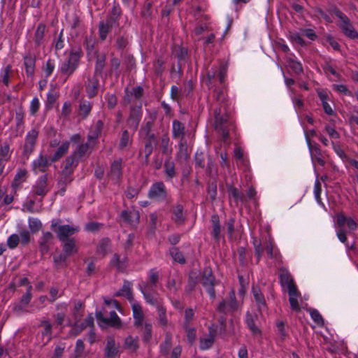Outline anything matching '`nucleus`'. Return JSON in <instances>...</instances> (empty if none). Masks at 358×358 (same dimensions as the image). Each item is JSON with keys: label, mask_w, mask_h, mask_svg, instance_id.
Returning a JSON list of instances; mask_svg holds the SVG:
<instances>
[{"label": "nucleus", "mask_w": 358, "mask_h": 358, "mask_svg": "<svg viewBox=\"0 0 358 358\" xmlns=\"http://www.w3.org/2000/svg\"><path fill=\"white\" fill-rule=\"evenodd\" d=\"M120 346L112 337H108L104 349V358H115L119 353Z\"/></svg>", "instance_id": "10"}, {"label": "nucleus", "mask_w": 358, "mask_h": 358, "mask_svg": "<svg viewBox=\"0 0 358 358\" xmlns=\"http://www.w3.org/2000/svg\"><path fill=\"white\" fill-rule=\"evenodd\" d=\"M72 172L62 169L59 179L58 180V185L60 187L59 192L62 194L65 192L66 185L71 182L72 180Z\"/></svg>", "instance_id": "18"}, {"label": "nucleus", "mask_w": 358, "mask_h": 358, "mask_svg": "<svg viewBox=\"0 0 358 358\" xmlns=\"http://www.w3.org/2000/svg\"><path fill=\"white\" fill-rule=\"evenodd\" d=\"M158 273L154 271H151L150 273V282L145 284L144 286H147V289H152L155 286L158 280Z\"/></svg>", "instance_id": "59"}, {"label": "nucleus", "mask_w": 358, "mask_h": 358, "mask_svg": "<svg viewBox=\"0 0 358 358\" xmlns=\"http://www.w3.org/2000/svg\"><path fill=\"white\" fill-rule=\"evenodd\" d=\"M24 65L27 73L29 76H31L34 73L35 59L30 55L26 56L24 57Z\"/></svg>", "instance_id": "45"}, {"label": "nucleus", "mask_w": 358, "mask_h": 358, "mask_svg": "<svg viewBox=\"0 0 358 358\" xmlns=\"http://www.w3.org/2000/svg\"><path fill=\"white\" fill-rule=\"evenodd\" d=\"M288 294L289 296V301L290 303L291 308L294 311L299 312L301 310V307L298 302V297L301 296L300 292L298 291L297 289H295L288 292Z\"/></svg>", "instance_id": "21"}, {"label": "nucleus", "mask_w": 358, "mask_h": 358, "mask_svg": "<svg viewBox=\"0 0 358 358\" xmlns=\"http://www.w3.org/2000/svg\"><path fill=\"white\" fill-rule=\"evenodd\" d=\"M287 66L291 69L296 74H301L303 73V68L299 62H296L291 58L287 61Z\"/></svg>", "instance_id": "42"}, {"label": "nucleus", "mask_w": 358, "mask_h": 358, "mask_svg": "<svg viewBox=\"0 0 358 358\" xmlns=\"http://www.w3.org/2000/svg\"><path fill=\"white\" fill-rule=\"evenodd\" d=\"M31 289H32V286L29 285L27 287V292L22 296V298L20 299V302L21 303V304H23V306L24 307H27L28 306V304L29 303V302L32 298Z\"/></svg>", "instance_id": "57"}, {"label": "nucleus", "mask_w": 358, "mask_h": 358, "mask_svg": "<svg viewBox=\"0 0 358 358\" xmlns=\"http://www.w3.org/2000/svg\"><path fill=\"white\" fill-rule=\"evenodd\" d=\"M160 147L163 155L169 157L171 155L172 149L169 147V138L164 135L161 139Z\"/></svg>", "instance_id": "39"}, {"label": "nucleus", "mask_w": 358, "mask_h": 358, "mask_svg": "<svg viewBox=\"0 0 358 358\" xmlns=\"http://www.w3.org/2000/svg\"><path fill=\"white\" fill-rule=\"evenodd\" d=\"M252 293H253V296L255 299V301L257 303L258 309L259 310L264 309L266 308V301H265L264 296H263L259 288L253 287H252Z\"/></svg>", "instance_id": "25"}, {"label": "nucleus", "mask_w": 358, "mask_h": 358, "mask_svg": "<svg viewBox=\"0 0 358 358\" xmlns=\"http://www.w3.org/2000/svg\"><path fill=\"white\" fill-rule=\"evenodd\" d=\"M69 142L66 141L63 143L55 152V153L51 157L50 160L52 162L58 161L68 151L69 148Z\"/></svg>", "instance_id": "27"}, {"label": "nucleus", "mask_w": 358, "mask_h": 358, "mask_svg": "<svg viewBox=\"0 0 358 358\" xmlns=\"http://www.w3.org/2000/svg\"><path fill=\"white\" fill-rule=\"evenodd\" d=\"M85 345L82 340H78L73 354V358H85Z\"/></svg>", "instance_id": "40"}, {"label": "nucleus", "mask_w": 358, "mask_h": 358, "mask_svg": "<svg viewBox=\"0 0 358 358\" xmlns=\"http://www.w3.org/2000/svg\"><path fill=\"white\" fill-rule=\"evenodd\" d=\"M48 178L47 176H43L40 178L36 185L34 187V193L36 195L42 196L48 192Z\"/></svg>", "instance_id": "16"}, {"label": "nucleus", "mask_w": 358, "mask_h": 358, "mask_svg": "<svg viewBox=\"0 0 358 358\" xmlns=\"http://www.w3.org/2000/svg\"><path fill=\"white\" fill-rule=\"evenodd\" d=\"M172 348V336L171 334L167 332L165 336V341L161 345V352L163 355H166Z\"/></svg>", "instance_id": "34"}, {"label": "nucleus", "mask_w": 358, "mask_h": 358, "mask_svg": "<svg viewBox=\"0 0 358 358\" xmlns=\"http://www.w3.org/2000/svg\"><path fill=\"white\" fill-rule=\"evenodd\" d=\"M20 242L19 235L13 234L8 238L7 245L10 249H14L18 245Z\"/></svg>", "instance_id": "58"}, {"label": "nucleus", "mask_w": 358, "mask_h": 358, "mask_svg": "<svg viewBox=\"0 0 358 358\" xmlns=\"http://www.w3.org/2000/svg\"><path fill=\"white\" fill-rule=\"evenodd\" d=\"M122 160L119 159L114 161L111 164L110 176L113 180H119L122 176Z\"/></svg>", "instance_id": "20"}, {"label": "nucleus", "mask_w": 358, "mask_h": 358, "mask_svg": "<svg viewBox=\"0 0 358 358\" xmlns=\"http://www.w3.org/2000/svg\"><path fill=\"white\" fill-rule=\"evenodd\" d=\"M41 326L44 328L42 331V336L43 339H45L44 345L48 343L52 338V324L48 320H42L41 322Z\"/></svg>", "instance_id": "26"}, {"label": "nucleus", "mask_w": 358, "mask_h": 358, "mask_svg": "<svg viewBox=\"0 0 358 358\" xmlns=\"http://www.w3.org/2000/svg\"><path fill=\"white\" fill-rule=\"evenodd\" d=\"M131 143L129 140V134L127 130H124L122 134V137L120 138V149L124 150L125 149L129 144Z\"/></svg>", "instance_id": "56"}, {"label": "nucleus", "mask_w": 358, "mask_h": 358, "mask_svg": "<svg viewBox=\"0 0 358 358\" xmlns=\"http://www.w3.org/2000/svg\"><path fill=\"white\" fill-rule=\"evenodd\" d=\"M63 252L67 256H71L76 254L78 251L76 248V241L73 238L67 239L64 241Z\"/></svg>", "instance_id": "23"}, {"label": "nucleus", "mask_w": 358, "mask_h": 358, "mask_svg": "<svg viewBox=\"0 0 358 358\" xmlns=\"http://www.w3.org/2000/svg\"><path fill=\"white\" fill-rule=\"evenodd\" d=\"M189 343L192 345L196 338V329L190 326H184Z\"/></svg>", "instance_id": "52"}, {"label": "nucleus", "mask_w": 358, "mask_h": 358, "mask_svg": "<svg viewBox=\"0 0 358 358\" xmlns=\"http://www.w3.org/2000/svg\"><path fill=\"white\" fill-rule=\"evenodd\" d=\"M116 17H111L106 22H101L99 24V36L103 41L106 38L108 33L116 25Z\"/></svg>", "instance_id": "12"}, {"label": "nucleus", "mask_w": 358, "mask_h": 358, "mask_svg": "<svg viewBox=\"0 0 358 358\" xmlns=\"http://www.w3.org/2000/svg\"><path fill=\"white\" fill-rule=\"evenodd\" d=\"M187 146L185 139H181L179 142V151L178 152V158L180 159H186L187 158Z\"/></svg>", "instance_id": "46"}, {"label": "nucleus", "mask_w": 358, "mask_h": 358, "mask_svg": "<svg viewBox=\"0 0 358 358\" xmlns=\"http://www.w3.org/2000/svg\"><path fill=\"white\" fill-rule=\"evenodd\" d=\"M216 336V327L214 325L209 327L208 334L200 338V348L201 350L210 348L214 343Z\"/></svg>", "instance_id": "8"}, {"label": "nucleus", "mask_w": 358, "mask_h": 358, "mask_svg": "<svg viewBox=\"0 0 358 358\" xmlns=\"http://www.w3.org/2000/svg\"><path fill=\"white\" fill-rule=\"evenodd\" d=\"M141 289L148 303L152 305H157V299L148 293L150 289H147V286L141 287Z\"/></svg>", "instance_id": "60"}, {"label": "nucleus", "mask_w": 358, "mask_h": 358, "mask_svg": "<svg viewBox=\"0 0 358 358\" xmlns=\"http://www.w3.org/2000/svg\"><path fill=\"white\" fill-rule=\"evenodd\" d=\"M310 315L313 320L319 325H322L324 323L323 318L320 313L316 310H312L310 311Z\"/></svg>", "instance_id": "64"}, {"label": "nucleus", "mask_w": 358, "mask_h": 358, "mask_svg": "<svg viewBox=\"0 0 358 358\" xmlns=\"http://www.w3.org/2000/svg\"><path fill=\"white\" fill-rule=\"evenodd\" d=\"M173 136L174 138L184 139L185 127L180 121L175 120L173 122Z\"/></svg>", "instance_id": "22"}, {"label": "nucleus", "mask_w": 358, "mask_h": 358, "mask_svg": "<svg viewBox=\"0 0 358 358\" xmlns=\"http://www.w3.org/2000/svg\"><path fill=\"white\" fill-rule=\"evenodd\" d=\"M187 54V50L186 48L180 45H174L173 48V55L175 57L178 59L180 66H181V62L185 60Z\"/></svg>", "instance_id": "31"}, {"label": "nucleus", "mask_w": 358, "mask_h": 358, "mask_svg": "<svg viewBox=\"0 0 358 358\" xmlns=\"http://www.w3.org/2000/svg\"><path fill=\"white\" fill-rule=\"evenodd\" d=\"M45 31V26L44 24H39L37 27L35 34V43L39 45L41 43V41L44 37Z\"/></svg>", "instance_id": "51"}, {"label": "nucleus", "mask_w": 358, "mask_h": 358, "mask_svg": "<svg viewBox=\"0 0 358 358\" xmlns=\"http://www.w3.org/2000/svg\"><path fill=\"white\" fill-rule=\"evenodd\" d=\"M124 348L131 352H135L138 348V338L127 336L124 340Z\"/></svg>", "instance_id": "29"}, {"label": "nucleus", "mask_w": 358, "mask_h": 358, "mask_svg": "<svg viewBox=\"0 0 358 358\" xmlns=\"http://www.w3.org/2000/svg\"><path fill=\"white\" fill-rule=\"evenodd\" d=\"M96 317L99 322L115 328H120L122 322L120 317L115 311L110 313V318L104 317L101 312L96 313Z\"/></svg>", "instance_id": "6"}, {"label": "nucleus", "mask_w": 358, "mask_h": 358, "mask_svg": "<svg viewBox=\"0 0 358 358\" xmlns=\"http://www.w3.org/2000/svg\"><path fill=\"white\" fill-rule=\"evenodd\" d=\"M99 87V82L96 79L89 80V84L86 87L87 93L90 98L96 96Z\"/></svg>", "instance_id": "32"}, {"label": "nucleus", "mask_w": 358, "mask_h": 358, "mask_svg": "<svg viewBox=\"0 0 358 358\" xmlns=\"http://www.w3.org/2000/svg\"><path fill=\"white\" fill-rule=\"evenodd\" d=\"M38 135V132L36 129H32L28 133L24 148L26 155H29L32 152Z\"/></svg>", "instance_id": "13"}, {"label": "nucleus", "mask_w": 358, "mask_h": 358, "mask_svg": "<svg viewBox=\"0 0 358 358\" xmlns=\"http://www.w3.org/2000/svg\"><path fill=\"white\" fill-rule=\"evenodd\" d=\"M126 258L120 259V256L117 254H115L113 255V258L111 260V264L115 266L118 270L122 271L126 266Z\"/></svg>", "instance_id": "44"}, {"label": "nucleus", "mask_w": 358, "mask_h": 358, "mask_svg": "<svg viewBox=\"0 0 358 358\" xmlns=\"http://www.w3.org/2000/svg\"><path fill=\"white\" fill-rule=\"evenodd\" d=\"M141 108H133L131 110L129 117L127 120L128 125L134 130H136L141 120Z\"/></svg>", "instance_id": "15"}, {"label": "nucleus", "mask_w": 358, "mask_h": 358, "mask_svg": "<svg viewBox=\"0 0 358 358\" xmlns=\"http://www.w3.org/2000/svg\"><path fill=\"white\" fill-rule=\"evenodd\" d=\"M133 314L134 317V325L136 327L143 326L144 314L141 306L138 303H134L132 306Z\"/></svg>", "instance_id": "17"}, {"label": "nucleus", "mask_w": 358, "mask_h": 358, "mask_svg": "<svg viewBox=\"0 0 358 358\" xmlns=\"http://www.w3.org/2000/svg\"><path fill=\"white\" fill-rule=\"evenodd\" d=\"M237 309V303L236 300L235 292L231 291L229 294V301L227 303L224 300L218 305L217 310L221 313H227L234 311Z\"/></svg>", "instance_id": "7"}, {"label": "nucleus", "mask_w": 358, "mask_h": 358, "mask_svg": "<svg viewBox=\"0 0 358 358\" xmlns=\"http://www.w3.org/2000/svg\"><path fill=\"white\" fill-rule=\"evenodd\" d=\"M158 310V322L159 325L163 327H166L168 326V320L166 315V309L162 306L161 305H157Z\"/></svg>", "instance_id": "35"}, {"label": "nucleus", "mask_w": 358, "mask_h": 358, "mask_svg": "<svg viewBox=\"0 0 358 358\" xmlns=\"http://www.w3.org/2000/svg\"><path fill=\"white\" fill-rule=\"evenodd\" d=\"M109 243L110 241L108 238L101 240L97 248V252L102 256H105L108 252Z\"/></svg>", "instance_id": "54"}, {"label": "nucleus", "mask_w": 358, "mask_h": 358, "mask_svg": "<svg viewBox=\"0 0 358 358\" xmlns=\"http://www.w3.org/2000/svg\"><path fill=\"white\" fill-rule=\"evenodd\" d=\"M106 55L104 54L98 55L96 62V73H101L105 66Z\"/></svg>", "instance_id": "50"}, {"label": "nucleus", "mask_w": 358, "mask_h": 358, "mask_svg": "<svg viewBox=\"0 0 358 358\" xmlns=\"http://www.w3.org/2000/svg\"><path fill=\"white\" fill-rule=\"evenodd\" d=\"M165 173L167 177L172 178L176 176L175 165L173 162L167 159L164 163Z\"/></svg>", "instance_id": "43"}, {"label": "nucleus", "mask_w": 358, "mask_h": 358, "mask_svg": "<svg viewBox=\"0 0 358 358\" xmlns=\"http://www.w3.org/2000/svg\"><path fill=\"white\" fill-rule=\"evenodd\" d=\"M336 16L341 20V27L343 33L351 38L357 37L358 34L354 29L348 17L339 10L336 11Z\"/></svg>", "instance_id": "5"}, {"label": "nucleus", "mask_w": 358, "mask_h": 358, "mask_svg": "<svg viewBox=\"0 0 358 358\" xmlns=\"http://www.w3.org/2000/svg\"><path fill=\"white\" fill-rule=\"evenodd\" d=\"M103 122L101 120L96 122V124L92 129L89 136V140H95L101 134V131L103 128Z\"/></svg>", "instance_id": "37"}, {"label": "nucleus", "mask_w": 358, "mask_h": 358, "mask_svg": "<svg viewBox=\"0 0 358 358\" xmlns=\"http://www.w3.org/2000/svg\"><path fill=\"white\" fill-rule=\"evenodd\" d=\"M60 220H53L51 224V229L57 234L61 241H65L68 238L78 231V227L70 225H60Z\"/></svg>", "instance_id": "1"}, {"label": "nucleus", "mask_w": 358, "mask_h": 358, "mask_svg": "<svg viewBox=\"0 0 358 358\" xmlns=\"http://www.w3.org/2000/svg\"><path fill=\"white\" fill-rule=\"evenodd\" d=\"M151 199H164L166 196V190L164 184L162 182L155 183L148 194Z\"/></svg>", "instance_id": "11"}, {"label": "nucleus", "mask_w": 358, "mask_h": 358, "mask_svg": "<svg viewBox=\"0 0 358 358\" xmlns=\"http://www.w3.org/2000/svg\"><path fill=\"white\" fill-rule=\"evenodd\" d=\"M114 296H125L129 301H132L134 296L131 291V283L129 281H124L122 287L115 292Z\"/></svg>", "instance_id": "19"}, {"label": "nucleus", "mask_w": 358, "mask_h": 358, "mask_svg": "<svg viewBox=\"0 0 358 358\" xmlns=\"http://www.w3.org/2000/svg\"><path fill=\"white\" fill-rule=\"evenodd\" d=\"M213 222V234L216 240L220 239V225L219 222V218L217 216L214 215L212 217Z\"/></svg>", "instance_id": "49"}, {"label": "nucleus", "mask_w": 358, "mask_h": 358, "mask_svg": "<svg viewBox=\"0 0 358 358\" xmlns=\"http://www.w3.org/2000/svg\"><path fill=\"white\" fill-rule=\"evenodd\" d=\"M80 55L78 52H71L68 59L63 62L60 67V71L62 74L69 77L76 69L79 63Z\"/></svg>", "instance_id": "2"}, {"label": "nucleus", "mask_w": 358, "mask_h": 358, "mask_svg": "<svg viewBox=\"0 0 358 358\" xmlns=\"http://www.w3.org/2000/svg\"><path fill=\"white\" fill-rule=\"evenodd\" d=\"M27 175L26 170H20L15 176L12 186L13 188H17L23 181H24Z\"/></svg>", "instance_id": "48"}, {"label": "nucleus", "mask_w": 358, "mask_h": 358, "mask_svg": "<svg viewBox=\"0 0 358 358\" xmlns=\"http://www.w3.org/2000/svg\"><path fill=\"white\" fill-rule=\"evenodd\" d=\"M92 109V105L87 101H81L79 106L78 114L83 117H86Z\"/></svg>", "instance_id": "41"}, {"label": "nucleus", "mask_w": 358, "mask_h": 358, "mask_svg": "<svg viewBox=\"0 0 358 358\" xmlns=\"http://www.w3.org/2000/svg\"><path fill=\"white\" fill-rule=\"evenodd\" d=\"M53 239V235L50 232H45L43 234L39 242L40 251L42 254L47 253L49 251L48 243Z\"/></svg>", "instance_id": "24"}, {"label": "nucleus", "mask_w": 358, "mask_h": 358, "mask_svg": "<svg viewBox=\"0 0 358 358\" xmlns=\"http://www.w3.org/2000/svg\"><path fill=\"white\" fill-rule=\"evenodd\" d=\"M215 129L222 134L224 141L227 140L229 136V131L227 129L228 115L226 114L220 115V113H218L216 110L215 113Z\"/></svg>", "instance_id": "4"}, {"label": "nucleus", "mask_w": 358, "mask_h": 358, "mask_svg": "<svg viewBox=\"0 0 358 358\" xmlns=\"http://www.w3.org/2000/svg\"><path fill=\"white\" fill-rule=\"evenodd\" d=\"M280 282L282 287H286L287 291L297 289L290 273L285 268L280 269Z\"/></svg>", "instance_id": "9"}, {"label": "nucleus", "mask_w": 358, "mask_h": 358, "mask_svg": "<svg viewBox=\"0 0 358 358\" xmlns=\"http://www.w3.org/2000/svg\"><path fill=\"white\" fill-rule=\"evenodd\" d=\"M21 238L20 243L23 245H27L30 242V234L27 230H22L20 233Z\"/></svg>", "instance_id": "63"}, {"label": "nucleus", "mask_w": 358, "mask_h": 358, "mask_svg": "<svg viewBox=\"0 0 358 358\" xmlns=\"http://www.w3.org/2000/svg\"><path fill=\"white\" fill-rule=\"evenodd\" d=\"M173 220L178 224H181L185 220L183 216V207L181 205H177L173 208Z\"/></svg>", "instance_id": "30"}, {"label": "nucleus", "mask_w": 358, "mask_h": 358, "mask_svg": "<svg viewBox=\"0 0 358 358\" xmlns=\"http://www.w3.org/2000/svg\"><path fill=\"white\" fill-rule=\"evenodd\" d=\"M150 220H149V234L153 235L155 234V230L156 229V224L157 220V217L155 213H152L150 215Z\"/></svg>", "instance_id": "62"}, {"label": "nucleus", "mask_w": 358, "mask_h": 358, "mask_svg": "<svg viewBox=\"0 0 358 358\" xmlns=\"http://www.w3.org/2000/svg\"><path fill=\"white\" fill-rule=\"evenodd\" d=\"M89 147L90 145L88 143L82 144L78 146L77 150L72 154V155L75 156L76 158L78 159L85 155L86 152L89 149Z\"/></svg>", "instance_id": "55"}, {"label": "nucleus", "mask_w": 358, "mask_h": 358, "mask_svg": "<svg viewBox=\"0 0 358 358\" xmlns=\"http://www.w3.org/2000/svg\"><path fill=\"white\" fill-rule=\"evenodd\" d=\"M202 285L207 289L208 292L212 298L215 297V292L214 289L215 278L213 275L212 269L210 267H206L202 273L201 278Z\"/></svg>", "instance_id": "3"}, {"label": "nucleus", "mask_w": 358, "mask_h": 358, "mask_svg": "<svg viewBox=\"0 0 358 358\" xmlns=\"http://www.w3.org/2000/svg\"><path fill=\"white\" fill-rule=\"evenodd\" d=\"M29 227L32 233H36L41 229L42 223L36 218H30L29 220Z\"/></svg>", "instance_id": "53"}, {"label": "nucleus", "mask_w": 358, "mask_h": 358, "mask_svg": "<svg viewBox=\"0 0 358 358\" xmlns=\"http://www.w3.org/2000/svg\"><path fill=\"white\" fill-rule=\"evenodd\" d=\"M209 158L210 157L208 155L202 152L196 153L195 157L196 164L198 166L204 169L206 167L207 161H209Z\"/></svg>", "instance_id": "47"}, {"label": "nucleus", "mask_w": 358, "mask_h": 358, "mask_svg": "<svg viewBox=\"0 0 358 358\" xmlns=\"http://www.w3.org/2000/svg\"><path fill=\"white\" fill-rule=\"evenodd\" d=\"M78 162V159L76 158L75 156L72 155L67 157L64 162V165L63 169L69 171L71 172H73V169L77 166Z\"/></svg>", "instance_id": "36"}, {"label": "nucleus", "mask_w": 358, "mask_h": 358, "mask_svg": "<svg viewBox=\"0 0 358 358\" xmlns=\"http://www.w3.org/2000/svg\"><path fill=\"white\" fill-rule=\"evenodd\" d=\"M142 327L143 329V340L148 342L152 336V325L145 323Z\"/></svg>", "instance_id": "61"}, {"label": "nucleus", "mask_w": 358, "mask_h": 358, "mask_svg": "<svg viewBox=\"0 0 358 358\" xmlns=\"http://www.w3.org/2000/svg\"><path fill=\"white\" fill-rule=\"evenodd\" d=\"M307 141L313 161H316L320 165L324 166L325 162L322 158V151L318 145H312L309 138H307Z\"/></svg>", "instance_id": "14"}, {"label": "nucleus", "mask_w": 358, "mask_h": 358, "mask_svg": "<svg viewBox=\"0 0 358 358\" xmlns=\"http://www.w3.org/2000/svg\"><path fill=\"white\" fill-rule=\"evenodd\" d=\"M170 255H171L174 262L181 264H185V258L182 252L178 248L173 247L170 249Z\"/></svg>", "instance_id": "33"}, {"label": "nucleus", "mask_w": 358, "mask_h": 358, "mask_svg": "<svg viewBox=\"0 0 358 358\" xmlns=\"http://www.w3.org/2000/svg\"><path fill=\"white\" fill-rule=\"evenodd\" d=\"M49 166L48 158L45 156L41 155L38 159L34 161L33 166L35 170L41 172H45Z\"/></svg>", "instance_id": "28"}, {"label": "nucleus", "mask_w": 358, "mask_h": 358, "mask_svg": "<svg viewBox=\"0 0 358 358\" xmlns=\"http://www.w3.org/2000/svg\"><path fill=\"white\" fill-rule=\"evenodd\" d=\"M198 274L196 271H192L189 274L188 278V283L187 286V292H192L197 283Z\"/></svg>", "instance_id": "38"}]
</instances>
